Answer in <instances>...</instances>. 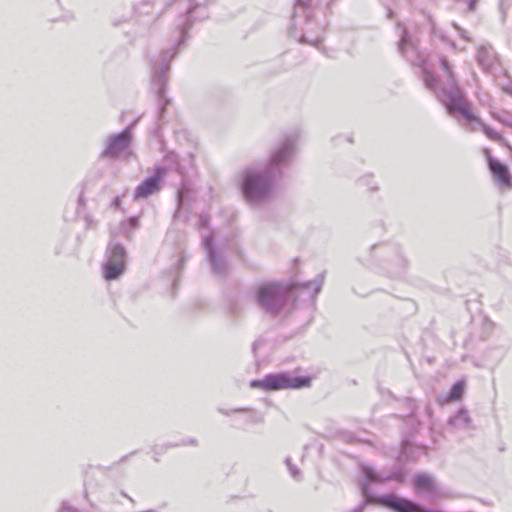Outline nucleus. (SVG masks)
<instances>
[{
    "label": "nucleus",
    "mask_w": 512,
    "mask_h": 512,
    "mask_svg": "<svg viewBox=\"0 0 512 512\" xmlns=\"http://www.w3.org/2000/svg\"><path fill=\"white\" fill-rule=\"evenodd\" d=\"M324 282V273L318 274L313 280L301 284L302 289L308 291L310 296L314 298L321 290Z\"/></svg>",
    "instance_id": "nucleus-16"
},
{
    "label": "nucleus",
    "mask_w": 512,
    "mask_h": 512,
    "mask_svg": "<svg viewBox=\"0 0 512 512\" xmlns=\"http://www.w3.org/2000/svg\"><path fill=\"white\" fill-rule=\"evenodd\" d=\"M363 507H364V504H361L358 507L354 508L351 512H362Z\"/></svg>",
    "instance_id": "nucleus-30"
},
{
    "label": "nucleus",
    "mask_w": 512,
    "mask_h": 512,
    "mask_svg": "<svg viewBox=\"0 0 512 512\" xmlns=\"http://www.w3.org/2000/svg\"><path fill=\"white\" fill-rule=\"evenodd\" d=\"M453 26H454V28L459 32L460 36H461L463 39H465V40H467V41H469V40H470V39H469V37H468V35H467V33H466V31H464L460 26H458V25H457V24H455V23L453 24Z\"/></svg>",
    "instance_id": "nucleus-23"
},
{
    "label": "nucleus",
    "mask_w": 512,
    "mask_h": 512,
    "mask_svg": "<svg viewBox=\"0 0 512 512\" xmlns=\"http://www.w3.org/2000/svg\"><path fill=\"white\" fill-rule=\"evenodd\" d=\"M399 51L400 53L413 65H417L423 68V80L425 86L432 90L435 95L438 97V93H441V89L443 87H448L447 75L442 67V61L445 60L452 70L448 60L442 57L439 60V69L441 71V75L436 77L432 72L428 70L426 67V57L423 53H421L414 42H412L408 36L406 30L402 31L401 39L399 42ZM453 72V71H451ZM454 75V73H452Z\"/></svg>",
    "instance_id": "nucleus-3"
},
{
    "label": "nucleus",
    "mask_w": 512,
    "mask_h": 512,
    "mask_svg": "<svg viewBox=\"0 0 512 512\" xmlns=\"http://www.w3.org/2000/svg\"><path fill=\"white\" fill-rule=\"evenodd\" d=\"M388 265L389 272L391 273L392 276L396 277L404 272L407 265V261L402 255L396 254L394 259H392Z\"/></svg>",
    "instance_id": "nucleus-18"
},
{
    "label": "nucleus",
    "mask_w": 512,
    "mask_h": 512,
    "mask_svg": "<svg viewBox=\"0 0 512 512\" xmlns=\"http://www.w3.org/2000/svg\"><path fill=\"white\" fill-rule=\"evenodd\" d=\"M485 154L488 160L489 168L498 184L502 187L510 188L512 185V177L507 166L493 159L488 149L485 150Z\"/></svg>",
    "instance_id": "nucleus-12"
},
{
    "label": "nucleus",
    "mask_w": 512,
    "mask_h": 512,
    "mask_svg": "<svg viewBox=\"0 0 512 512\" xmlns=\"http://www.w3.org/2000/svg\"><path fill=\"white\" fill-rule=\"evenodd\" d=\"M448 426L454 430H467L472 427L471 419L466 409H460L455 415L449 418Z\"/></svg>",
    "instance_id": "nucleus-14"
},
{
    "label": "nucleus",
    "mask_w": 512,
    "mask_h": 512,
    "mask_svg": "<svg viewBox=\"0 0 512 512\" xmlns=\"http://www.w3.org/2000/svg\"><path fill=\"white\" fill-rule=\"evenodd\" d=\"M289 295L288 288L279 283H263L255 289L258 305L272 316L280 313L288 301Z\"/></svg>",
    "instance_id": "nucleus-5"
},
{
    "label": "nucleus",
    "mask_w": 512,
    "mask_h": 512,
    "mask_svg": "<svg viewBox=\"0 0 512 512\" xmlns=\"http://www.w3.org/2000/svg\"><path fill=\"white\" fill-rule=\"evenodd\" d=\"M464 388H465L464 382H461V381L456 382L451 388V391L448 395V399L450 401H455V400L460 399L464 393Z\"/></svg>",
    "instance_id": "nucleus-20"
},
{
    "label": "nucleus",
    "mask_w": 512,
    "mask_h": 512,
    "mask_svg": "<svg viewBox=\"0 0 512 512\" xmlns=\"http://www.w3.org/2000/svg\"><path fill=\"white\" fill-rule=\"evenodd\" d=\"M220 412L227 416H230L233 413L247 412L248 413V415L246 417L247 423L255 424V423L263 422V416L261 414H259L258 412L251 410V409L239 408V409H234V410H229V411L220 409Z\"/></svg>",
    "instance_id": "nucleus-17"
},
{
    "label": "nucleus",
    "mask_w": 512,
    "mask_h": 512,
    "mask_svg": "<svg viewBox=\"0 0 512 512\" xmlns=\"http://www.w3.org/2000/svg\"><path fill=\"white\" fill-rule=\"evenodd\" d=\"M297 135L291 134L283 138L275 147L266 164L250 165L240 173V187L244 199L250 205H258L266 201L273 192L275 183L282 177L297 149Z\"/></svg>",
    "instance_id": "nucleus-1"
},
{
    "label": "nucleus",
    "mask_w": 512,
    "mask_h": 512,
    "mask_svg": "<svg viewBox=\"0 0 512 512\" xmlns=\"http://www.w3.org/2000/svg\"><path fill=\"white\" fill-rule=\"evenodd\" d=\"M468 129H469L470 131H476V127H474L473 125H470V126L468 127Z\"/></svg>",
    "instance_id": "nucleus-31"
},
{
    "label": "nucleus",
    "mask_w": 512,
    "mask_h": 512,
    "mask_svg": "<svg viewBox=\"0 0 512 512\" xmlns=\"http://www.w3.org/2000/svg\"><path fill=\"white\" fill-rule=\"evenodd\" d=\"M476 59L479 65L485 70L489 69L493 63V53L490 47L480 46L477 50Z\"/></svg>",
    "instance_id": "nucleus-15"
},
{
    "label": "nucleus",
    "mask_w": 512,
    "mask_h": 512,
    "mask_svg": "<svg viewBox=\"0 0 512 512\" xmlns=\"http://www.w3.org/2000/svg\"><path fill=\"white\" fill-rule=\"evenodd\" d=\"M120 204H121V199L120 197H116L113 201V205L115 208H119L120 207Z\"/></svg>",
    "instance_id": "nucleus-29"
},
{
    "label": "nucleus",
    "mask_w": 512,
    "mask_h": 512,
    "mask_svg": "<svg viewBox=\"0 0 512 512\" xmlns=\"http://www.w3.org/2000/svg\"><path fill=\"white\" fill-rule=\"evenodd\" d=\"M285 463L289 469V472H290V475L295 479V480H301L302 478V473L300 471V469H298L295 465H293L291 463V460L289 457L286 458L285 460Z\"/></svg>",
    "instance_id": "nucleus-21"
},
{
    "label": "nucleus",
    "mask_w": 512,
    "mask_h": 512,
    "mask_svg": "<svg viewBox=\"0 0 512 512\" xmlns=\"http://www.w3.org/2000/svg\"><path fill=\"white\" fill-rule=\"evenodd\" d=\"M176 55V52L172 49L166 50L162 54L161 63L154 67L153 75H152V83L153 87L156 90L159 102V115L165 111L166 106L169 104V99L165 96L166 89V73L169 70V62Z\"/></svg>",
    "instance_id": "nucleus-9"
},
{
    "label": "nucleus",
    "mask_w": 512,
    "mask_h": 512,
    "mask_svg": "<svg viewBox=\"0 0 512 512\" xmlns=\"http://www.w3.org/2000/svg\"><path fill=\"white\" fill-rule=\"evenodd\" d=\"M310 378L306 376L292 377L286 373L268 374L261 380H252L250 386L264 391H277L283 389H299L308 387Z\"/></svg>",
    "instance_id": "nucleus-6"
},
{
    "label": "nucleus",
    "mask_w": 512,
    "mask_h": 512,
    "mask_svg": "<svg viewBox=\"0 0 512 512\" xmlns=\"http://www.w3.org/2000/svg\"><path fill=\"white\" fill-rule=\"evenodd\" d=\"M392 16V11L389 9L388 10V17H391Z\"/></svg>",
    "instance_id": "nucleus-32"
},
{
    "label": "nucleus",
    "mask_w": 512,
    "mask_h": 512,
    "mask_svg": "<svg viewBox=\"0 0 512 512\" xmlns=\"http://www.w3.org/2000/svg\"><path fill=\"white\" fill-rule=\"evenodd\" d=\"M442 67L447 75L448 87L441 89V93H438V99L446 107L449 115L455 116L457 113L460 114L465 120L477 124L489 139L499 142L512 151V147L502 137L501 133L484 124L479 117L470 111V104L466 101L445 60L442 61Z\"/></svg>",
    "instance_id": "nucleus-2"
},
{
    "label": "nucleus",
    "mask_w": 512,
    "mask_h": 512,
    "mask_svg": "<svg viewBox=\"0 0 512 512\" xmlns=\"http://www.w3.org/2000/svg\"><path fill=\"white\" fill-rule=\"evenodd\" d=\"M60 512H77L73 507L63 504Z\"/></svg>",
    "instance_id": "nucleus-25"
},
{
    "label": "nucleus",
    "mask_w": 512,
    "mask_h": 512,
    "mask_svg": "<svg viewBox=\"0 0 512 512\" xmlns=\"http://www.w3.org/2000/svg\"><path fill=\"white\" fill-rule=\"evenodd\" d=\"M494 117H495V119L500 121L505 126L512 128V115L506 116V117H503V116H494Z\"/></svg>",
    "instance_id": "nucleus-22"
},
{
    "label": "nucleus",
    "mask_w": 512,
    "mask_h": 512,
    "mask_svg": "<svg viewBox=\"0 0 512 512\" xmlns=\"http://www.w3.org/2000/svg\"><path fill=\"white\" fill-rule=\"evenodd\" d=\"M510 94L512 95V90L510 91Z\"/></svg>",
    "instance_id": "nucleus-33"
},
{
    "label": "nucleus",
    "mask_w": 512,
    "mask_h": 512,
    "mask_svg": "<svg viewBox=\"0 0 512 512\" xmlns=\"http://www.w3.org/2000/svg\"><path fill=\"white\" fill-rule=\"evenodd\" d=\"M413 483L417 493L434 497L438 494L439 487L434 478L428 474H418L414 477Z\"/></svg>",
    "instance_id": "nucleus-13"
},
{
    "label": "nucleus",
    "mask_w": 512,
    "mask_h": 512,
    "mask_svg": "<svg viewBox=\"0 0 512 512\" xmlns=\"http://www.w3.org/2000/svg\"><path fill=\"white\" fill-rule=\"evenodd\" d=\"M128 223L129 225L132 227V228H136L138 226V218L137 217H131L129 220H128Z\"/></svg>",
    "instance_id": "nucleus-26"
},
{
    "label": "nucleus",
    "mask_w": 512,
    "mask_h": 512,
    "mask_svg": "<svg viewBox=\"0 0 512 512\" xmlns=\"http://www.w3.org/2000/svg\"><path fill=\"white\" fill-rule=\"evenodd\" d=\"M362 493L363 495L367 498V499H370V495H369V492H368V485L367 484H362Z\"/></svg>",
    "instance_id": "nucleus-28"
},
{
    "label": "nucleus",
    "mask_w": 512,
    "mask_h": 512,
    "mask_svg": "<svg viewBox=\"0 0 512 512\" xmlns=\"http://www.w3.org/2000/svg\"><path fill=\"white\" fill-rule=\"evenodd\" d=\"M166 174V168L157 166L154 175L141 182L134 191V199H144L156 194L161 188V179Z\"/></svg>",
    "instance_id": "nucleus-11"
},
{
    "label": "nucleus",
    "mask_w": 512,
    "mask_h": 512,
    "mask_svg": "<svg viewBox=\"0 0 512 512\" xmlns=\"http://www.w3.org/2000/svg\"><path fill=\"white\" fill-rule=\"evenodd\" d=\"M199 220H200V225L202 227H206L208 225L209 218H208L207 215H205V214L200 215V219Z\"/></svg>",
    "instance_id": "nucleus-24"
},
{
    "label": "nucleus",
    "mask_w": 512,
    "mask_h": 512,
    "mask_svg": "<svg viewBox=\"0 0 512 512\" xmlns=\"http://www.w3.org/2000/svg\"><path fill=\"white\" fill-rule=\"evenodd\" d=\"M323 27L311 18V0H296L292 15L291 36L300 43L319 47L322 37L317 32Z\"/></svg>",
    "instance_id": "nucleus-4"
},
{
    "label": "nucleus",
    "mask_w": 512,
    "mask_h": 512,
    "mask_svg": "<svg viewBox=\"0 0 512 512\" xmlns=\"http://www.w3.org/2000/svg\"><path fill=\"white\" fill-rule=\"evenodd\" d=\"M362 471H363V474L365 475V477L369 481L382 483V482H386L391 479L390 475L389 476L380 475L377 472H375L374 469L371 467L365 466L362 468Z\"/></svg>",
    "instance_id": "nucleus-19"
},
{
    "label": "nucleus",
    "mask_w": 512,
    "mask_h": 512,
    "mask_svg": "<svg viewBox=\"0 0 512 512\" xmlns=\"http://www.w3.org/2000/svg\"><path fill=\"white\" fill-rule=\"evenodd\" d=\"M181 445H191V446H196V445H197V440H196V439H194V438H190V439H188V440H186V441H183V442L181 443Z\"/></svg>",
    "instance_id": "nucleus-27"
},
{
    "label": "nucleus",
    "mask_w": 512,
    "mask_h": 512,
    "mask_svg": "<svg viewBox=\"0 0 512 512\" xmlns=\"http://www.w3.org/2000/svg\"><path fill=\"white\" fill-rule=\"evenodd\" d=\"M203 246L207 252L212 273L217 277H224L228 272V265L222 251L214 248L212 235L203 237Z\"/></svg>",
    "instance_id": "nucleus-10"
},
{
    "label": "nucleus",
    "mask_w": 512,
    "mask_h": 512,
    "mask_svg": "<svg viewBox=\"0 0 512 512\" xmlns=\"http://www.w3.org/2000/svg\"><path fill=\"white\" fill-rule=\"evenodd\" d=\"M126 250L116 241H111L106 250V261L103 264V276L106 280H116L126 268Z\"/></svg>",
    "instance_id": "nucleus-7"
},
{
    "label": "nucleus",
    "mask_w": 512,
    "mask_h": 512,
    "mask_svg": "<svg viewBox=\"0 0 512 512\" xmlns=\"http://www.w3.org/2000/svg\"><path fill=\"white\" fill-rule=\"evenodd\" d=\"M136 122L137 120L118 134L109 135L106 138L105 147L101 152L100 157L116 159L129 154V149L132 142V129Z\"/></svg>",
    "instance_id": "nucleus-8"
}]
</instances>
